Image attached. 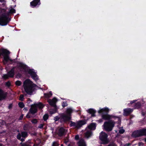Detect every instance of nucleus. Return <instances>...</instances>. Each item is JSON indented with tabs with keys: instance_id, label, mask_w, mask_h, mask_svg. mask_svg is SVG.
<instances>
[{
	"instance_id": "473e14b6",
	"label": "nucleus",
	"mask_w": 146,
	"mask_h": 146,
	"mask_svg": "<svg viewBox=\"0 0 146 146\" xmlns=\"http://www.w3.org/2000/svg\"><path fill=\"white\" fill-rule=\"evenodd\" d=\"M24 99L23 95V94H21L19 97V100L21 101H23Z\"/></svg>"
},
{
	"instance_id": "393cba45",
	"label": "nucleus",
	"mask_w": 146,
	"mask_h": 146,
	"mask_svg": "<svg viewBox=\"0 0 146 146\" xmlns=\"http://www.w3.org/2000/svg\"><path fill=\"white\" fill-rule=\"evenodd\" d=\"M36 106L40 109H42L44 107L43 104L41 103H40L38 104H37Z\"/></svg>"
},
{
	"instance_id": "4468645a",
	"label": "nucleus",
	"mask_w": 146,
	"mask_h": 146,
	"mask_svg": "<svg viewBox=\"0 0 146 146\" xmlns=\"http://www.w3.org/2000/svg\"><path fill=\"white\" fill-rule=\"evenodd\" d=\"M66 131L63 127H61L58 130V134L59 136L61 137L65 135Z\"/></svg>"
},
{
	"instance_id": "ea45409f",
	"label": "nucleus",
	"mask_w": 146,
	"mask_h": 146,
	"mask_svg": "<svg viewBox=\"0 0 146 146\" xmlns=\"http://www.w3.org/2000/svg\"><path fill=\"white\" fill-rule=\"evenodd\" d=\"M75 140H78L79 139V136L78 135H76L75 137Z\"/></svg>"
},
{
	"instance_id": "5701e85b",
	"label": "nucleus",
	"mask_w": 146,
	"mask_h": 146,
	"mask_svg": "<svg viewBox=\"0 0 146 146\" xmlns=\"http://www.w3.org/2000/svg\"><path fill=\"white\" fill-rule=\"evenodd\" d=\"M73 110L71 108H68L66 111V114L71 116V114L73 112Z\"/></svg>"
},
{
	"instance_id": "f3484780",
	"label": "nucleus",
	"mask_w": 146,
	"mask_h": 146,
	"mask_svg": "<svg viewBox=\"0 0 146 146\" xmlns=\"http://www.w3.org/2000/svg\"><path fill=\"white\" fill-rule=\"evenodd\" d=\"M78 146H86V144L84 139L82 138L77 143Z\"/></svg>"
},
{
	"instance_id": "0eeeda50",
	"label": "nucleus",
	"mask_w": 146,
	"mask_h": 146,
	"mask_svg": "<svg viewBox=\"0 0 146 146\" xmlns=\"http://www.w3.org/2000/svg\"><path fill=\"white\" fill-rule=\"evenodd\" d=\"M108 137V135L105 132H102L100 133L99 139L102 142L103 144H106L108 143L109 141L107 139Z\"/></svg>"
},
{
	"instance_id": "e433bc0d",
	"label": "nucleus",
	"mask_w": 146,
	"mask_h": 146,
	"mask_svg": "<svg viewBox=\"0 0 146 146\" xmlns=\"http://www.w3.org/2000/svg\"><path fill=\"white\" fill-rule=\"evenodd\" d=\"M125 132V130L123 129H121L119 130V133L121 134H123Z\"/></svg>"
},
{
	"instance_id": "a18cd8bd",
	"label": "nucleus",
	"mask_w": 146,
	"mask_h": 146,
	"mask_svg": "<svg viewBox=\"0 0 146 146\" xmlns=\"http://www.w3.org/2000/svg\"><path fill=\"white\" fill-rule=\"evenodd\" d=\"M63 104H62V106L63 107V108H64L65 107L67 106V104H66V105H65V104L64 103V102H63Z\"/></svg>"
},
{
	"instance_id": "58836bf2",
	"label": "nucleus",
	"mask_w": 146,
	"mask_h": 146,
	"mask_svg": "<svg viewBox=\"0 0 146 146\" xmlns=\"http://www.w3.org/2000/svg\"><path fill=\"white\" fill-rule=\"evenodd\" d=\"M44 125L42 124H40L39 125L38 127L40 129H42L43 128Z\"/></svg>"
},
{
	"instance_id": "6e6552de",
	"label": "nucleus",
	"mask_w": 146,
	"mask_h": 146,
	"mask_svg": "<svg viewBox=\"0 0 146 146\" xmlns=\"http://www.w3.org/2000/svg\"><path fill=\"white\" fill-rule=\"evenodd\" d=\"M27 136L28 134L26 132L23 131L21 133H19L17 135V137L18 140L23 142L25 141V139L24 138L26 137Z\"/></svg>"
},
{
	"instance_id": "2f4dec72",
	"label": "nucleus",
	"mask_w": 146,
	"mask_h": 146,
	"mask_svg": "<svg viewBox=\"0 0 146 146\" xmlns=\"http://www.w3.org/2000/svg\"><path fill=\"white\" fill-rule=\"evenodd\" d=\"M143 135H146V129H142Z\"/></svg>"
},
{
	"instance_id": "bb28decb",
	"label": "nucleus",
	"mask_w": 146,
	"mask_h": 146,
	"mask_svg": "<svg viewBox=\"0 0 146 146\" xmlns=\"http://www.w3.org/2000/svg\"><path fill=\"white\" fill-rule=\"evenodd\" d=\"M29 127V125L28 124H25L23 127L25 131L28 130Z\"/></svg>"
},
{
	"instance_id": "13d9d810",
	"label": "nucleus",
	"mask_w": 146,
	"mask_h": 146,
	"mask_svg": "<svg viewBox=\"0 0 146 146\" xmlns=\"http://www.w3.org/2000/svg\"><path fill=\"white\" fill-rule=\"evenodd\" d=\"M145 141L146 142V138L145 139Z\"/></svg>"
},
{
	"instance_id": "5fc2aeb1",
	"label": "nucleus",
	"mask_w": 146,
	"mask_h": 146,
	"mask_svg": "<svg viewBox=\"0 0 146 146\" xmlns=\"http://www.w3.org/2000/svg\"><path fill=\"white\" fill-rule=\"evenodd\" d=\"M2 49H1L0 50V56H1V51H2Z\"/></svg>"
},
{
	"instance_id": "09e8293b",
	"label": "nucleus",
	"mask_w": 146,
	"mask_h": 146,
	"mask_svg": "<svg viewBox=\"0 0 146 146\" xmlns=\"http://www.w3.org/2000/svg\"><path fill=\"white\" fill-rule=\"evenodd\" d=\"M48 94L50 97L52 95V92L51 91H50Z\"/></svg>"
},
{
	"instance_id": "f03ea898",
	"label": "nucleus",
	"mask_w": 146,
	"mask_h": 146,
	"mask_svg": "<svg viewBox=\"0 0 146 146\" xmlns=\"http://www.w3.org/2000/svg\"><path fill=\"white\" fill-rule=\"evenodd\" d=\"M16 13L15 9L11 8L9 11L6 13H3L0 16V25L2 26L7 25L11 21V18L9 17L10 14H13Z\"/></svg>"
},
{
	"instance_id": "a211bd4d",
	"label": "nucleus",
	"mask_w": 146,
	"mask_h": 146,
	"mask_svg": "<svg viewBox=\"0 0 146 146\" xmlns=\"http://www.w3.org/2000/svg\"><path fill=\"white\" fill-rule=\"evenodd\" d=\"M15 67H13L10 71L8 72L7 74L10 77H13L15 74Z\"/></svg>"
},
{
	"instance_id": "6e6d98bb",
	"label": "nucleus",
	"mask_w": 146,
	"mask_h": 146,
	"mask_svg": "<svg viewBox=\"0 0 146 146\" xmlns=\"http://www.w3.org/2000/svg\"><path fill=\"white\" fill-rule=\"evenodd\" d=\"M28 101L27 102H28V103H29V101H31L30 100V99H29H29H28Z\"/></svg>"
},
{
	"instance_id": "c9c22d12",
	"label": "nucleus",
	"mask_w": 146,
	"mask_h": 146,
	"mask_svg": "<svg viewBox=\"0 0 146 146\" xmlns=\"http://www.w3.org/2000/svg\"><path fill=\"white\" fill-rule=\"evenodd\" d=\"M60 119V118L58 116H56L54 117V120L55 121H58Z\"/></svg>"
},
{
	"instance_id": "79ce46f5",
	"label": "nucleus",
	"mask_w": 146,
	"mask_h": 146,
	"mask_svg": "<svg viewBox=\"0 0 146 146\" xmlns=\"http://www.w3.org/2000/svg\"><path fill=\"white\" fill-rule=\"evenodd\" d=\"M52 146H58V145L56 142H54L53 143Z\"/></svg>"
},
{
	"instance_id": "b1692460",
	"label": "nucleus",
	"mask_w": 146,
	"mask_h": 146,
	"mask_svg": "<svg viewBox=\"0 0 146 146\" xmlns=\"http://www.w3.org/2000/svg\"><path fill=\"white\" fill-rule=\"evenodd\" d=\"M49 116L47 114H45L43 117V119L44 121H46L48 118Z\"/></svg>"
},
{
	"instance_id": "7c9ffc66",
	"label": "nucleus",
	"mask_w": 146,
	"mask_h": 146,
	"mask_svg": "<svg viewBox=\"0 0 146 146\" xmlns=\"http://www.w3.org/2000/svg\"><path fill=\"white\" fill-rule=\"evenodd\" d=\"M6 2H3V3L1 5L0 4V7H4L6 8V4L5 3Z\"/></svg>"
},
{
	"instance_id": "cd10ccee",
	"label": "nucleus",
	"mask_w": 146,
	"mask_h": 146,
	"mask_svg": "<svg viewBox=\"0 0 146 146\" xmlns=\"http://www.w3.org/2000/svg\"><path fill=\"white\" fill-rule=\"evenodd\" d=\"M15 85L18 86H19L21 85L22 83L21 81L17 80L15 82Z\"/></svg>"
},
{
	"instance_id": "603ef678",
	"label": "nucleus",
	"mask_w": 146,
	"mask_h": 146,
	"mask_svg": "<svg viewBox=\"0 0 146 146\" xmlns=\"http://www.w3.org/2000/svg\"><path fill=\"white\" fill-rule=\"evenodd\" d=\"M138 144H139V145L140 146V145H143V143L141 142H139V143Z\"/></svg>"
},
{
	"instance_id": "aec40b11",
	"label": "nucleus",
	"mask_w": 146,
	"mask_h": 146,
	"mask_svg": "<svg viewBox=\"0 0 146 146\" xmlns=\"http://www.w3.org/2000/svg\"><path fill=\"white\" fill-rule=\"evenodd\" d=\"M88 112L91 115L92 117H94L96 116L95 113L96 112V111L94 109L92 108L88 110Z\"/></svg>"
},
{
	"instance_id": "6ab92c4d",
	"label": "nucleus",
	"mask_w": 146,
	"mask_h": 146,
	"mask_svg": "<svg viewBox=\"0 0 146 146\" xmlns=\"http://www.w3.org/2000/svg\"><path fill=\"white\" fill-rule=\"evenodd\" d=\"M96 124L94 123H92L88 126V129L90 130H94L96 129Z\"/></svg>"
},
{
	"instance_id": "a878e982",
	"label": "nucleus",
	"mask_w": 146,
	"mask_h": 146,
	"mask_svg": "<svg viewBox=\"0 0 146 146\" xmlns=\"http://www.w3.org/2000/svg\"><path fill=\"white\" fill-rule=\"evenodd\" d=\"M19 107L21 108H23L24 107L25 105L23 102H20L18 103Z\"/></svg>"
},
{
	"instance_id": "7ed1b4c3",
	"label": "nucleus",
	"mask_w": 146,
	"mask_h": 146,
	"mask_svg": "<svg viewBox=\"0 0 146 146\" xmlns=\"http://www.w3.org/2000/svg\"><path fill=\"white\" fill-rule=\"evenodd\" d=\"M17 68L20 70V71L27 72L29 74H30L31 78L35 81H37L38 79V77L36 73L33 70L29 69L27 70L28 67L27 65L24 63L19 62L17 63Z\"/></svg>"
},
{
	"instance_id": "f8f14e48",
	"label": "nucleus",
	"mask_w": 146,
	"mask_h": 146,
	"mask_svg": "<svg viewBox=\"0 0 146 146\" xmlns=\"http://www.w3.org/2000/svg\"><path fill=\"white\" fill-rule=\"evenodd\" d=\"M57 101L56 98L54 97L52 100L48 99L47 102L50 106L56 107V103Z\"/></svg>"
},
{
	"instance_id": "37998d69",
	"label": "nucleus",
	"mask_w": 146,
	"mask_h": 146,
	"mask_svg": "<svg viewBox=\"0 0 146 146\" xmlns=\"http://www.w3.org/2000/svg\"><path fill=\"white\" fill-rule=\"evenodd\" d=\"M137 101V100H134L133 101H131L130 102V103L131 104H132L135 102Z\"/></svg>"
},
{
	"instance_id": "1a4fd4ad",
	"label": "nucleus",
	"mask_w": 146,
	"mask_h": 146,
	"mask_svg": "<svg viewBox=\"0 0 146 146\" xmlns=\"http://www.w3.org/2000/svg\"><path fill=\"white\" fill-rule=\"evenodd\" d=\"M143 136L142 129H139L133 132L132 136L134 137H140Z\"/></svg>"
},
{
	"instance_id": "4be33fe9",
	"label": "nucleus",
	"mask_w": 146,
	"mask_h": 146,
	"mask_svg": "<svg viewBox=\"0 0 146 146\" xmlns=\"http://www.w3.org/2000/svg\"><path fill=\"white\" fill-rule=\"evenodd\" d=\"M92 134V132L91 130L88 131L85 134V137L87 138H88L90 137Z\"/></svg>"
},
{
	"instance_id": "f257e3e1",
	"label": "nucleus",
	"mask_w": 146,
	"mask_h": 146,
	"mask_svg": "<svg viewBox=\"0 0 146 146\" xmlns=\"http://www.w3.org/2000/svg\"><path fill=\"white\" fill-rule=\"evenodd\" d=\"M109 111V108L106 107L101 109L98 111L99 113L101 114L102 117V119H99L98 121L99 123L103 122V119L108 121L104 122V126L105 130L108 132L111 131L115 125V121L111 119L118 118V120L120 119V118L118 116L108 114Z\"/></svg>"
},
{
	"instance_id": "a19ab883",
	"label": "nucleus",
	"mask_w": 146,
	"mask_h": 146,
	"mask_svg": "<svg viewBox=\"0 0 146 146\" xmlns=\"http://www.w3.org/2000/svg\"><path fill=\"white\" fill-rule=\"evenodd\" d=\"M4 8L1 9V12H4V13H6L5 12L6 11L7 9H6V8Z\"/></svg>"
},
{
	"instance_id": "4d7b16f0",
	"label": "nucleus",
	"mask_w": 146,
	"mask_h": 146,
	"mask_svg": "<svg viewBox=\"0 0 146 146\" xmlns=\"http://www.w3.org/2000/svg\"><path fill=\"white\" fill-rule=\"evenodd\" d=\"M2 144L1 143H0V146H2Z\"/></svg>"
},
{
	"instance_id": "2eb2a0df",
	"label": "nucleus",
	"mask_w": 146,
	"mask_h": 146,
	"mask_svg": "<svg viewBox=\"0 0 146 146\" xmlns=\"http://www.w3.org/2000/svg\"><path fill=\"white\" fill-rule=\"evenodd\" d=\"M133 110L130 108H127L123 110V115L125 116H127L130 115L133 111Z\"/></svg>"
},
{
	"instance_id": "412c9836",
	"label": "nucleus",
	"mask_w": 146,
	"mask_h": 146,
	"mask_svg": "<svg viewBox=\"0 0 146 146\" xmlns=\"http://www.w3.org/2000/svg\"><path fill=\"white\" fill-rule=\"evenodd\" d=\"M141 104L140 102H138L135 104L134 108L135 109H138L140 108L141 106Z\"/></svg>"
},
{
	"instance_id": "ddd939ff",
	"label": "nucleus",
	"mask_w": 146,
	"mask_h": 146,
	"mask_svg": "<svg viewBox=\"0 0 146 146\" xmlns=\"http://www.w3.org/2000/svg\"><path fill=\"white\" fill-rule=\"evenodd\" d=\"M61 118L63 119L64 122L70 121L71 119V116L67 114H62L61 115Z\"/></svg>"
},
{
	"instance_id": "9b49d317",
	"label": "nucleus",
	"mask_w": 146,
	"mask_h": 146,
	"mask_svg": "<svg viewBox=\"0 0 146 146\" xmlns=\"http://www.w3.org/2000/svg\"><path fill=\"white\" fill-rule=\"evenodd\" d=\"M7 96V93L5 92L1 89L0 88V101L5 100Z\"/></svg>"
},
{
	"instance_id": "39448f33",
	"label": "nucleus",
	"mask_w": 146,
	"mask_h": 146,
	"mask_svg": "<svg viewBox=\"0 0 146 146\" xmlns=\"http://www.w3.org/2000/svg\"><path fill=\"white\" fill-rule=\"evenodd\" d=\"M10 53V52L5 49H2L1 51V56L3 57V62L4 64H6L9 61L11 62V63L15 62V59L12 60L9 56Z\"/></svg>"
},
{
	"instance_id": "de8ad7c7",
	"label": "nucleus",
	"mask_w": 146,
	"mask_h": 146,
	"mask_svg": "<svg viewBox=\"0 0 146 146\" xmlns=\"http://www.w3.org/2000/svg\"><path fill=\"white\" fill-rule=\"evenodd\" d=\"M12 104H10L9 105V108L10 109L12 108Z\"/></svg>"
},
{
	"instance_id": "8fccbe9b",
	"label": "nucleus",
	"mask_w": 146,
	"mask_h": 146,
	"mask_svg": "<svg viewBox=\"0 0 146 146\" xmlns=\"http://www.w3.org/2000/svg\"><path fill=\"white\" fill-rule=\"evenodd\" d=\"M131 144L130 143H126L125 145V146H129L131 145Z\"/></svg>"
},
{
	"instance_id": "dca6fc26",
	"label": "nucleus",
	"mask_w": 146,
	"mask_h": 146,
	"mask_svg": "<svg viewBox=\"0 0 146 146\" xmlns=\"http://www.w3.org/2000/svg\"><path fill=\"white\" fill-rule=\"evenodd\" d=\"M37 109L36 106L34 105H31V107L29 110V112L33 114H34L37 112Z\"/></svg>"
},
{
	"instance_id": "9d476101",
	"label": "nucleus",
	"mask_w": 146,
	"mask_h": 146,
	"mask_svg": "<svg viewBox=\"0 0 146 146\" xmlns=\"http://www.w3.org/2000/svg\"><path fill=\"white\" fill-rule=\"evenodd\" d=\"M40 0H33L30 3L31 7L34 8L36 6L38 7L41 4Z\"/></svg>"
},
{
	"instance_id": "3c124183",
	"label": "nucleus",
	"mask_w": 146,
	"mask_h": 146,
	"mask_svg": "<svg viewBox=\"0 0 146 146\" xmlns=\"http://www.w3.org/2000/svg\"><path fill=\"white\" fill-rule=\"evenodd\" d=\"M6 1L5 0H0V2H6Z\"/></svg>"
},
{
	"instance_id": "864d4df0",
	"label": "nucleus",
	"mask_w": 146,
	"mask_h": 146,
	"mask_svg": "<svg viewBox=\"0 0 146 146\" xmlns=\"http://www.w3.org/2000/svg\"><path fill=\"white\" fill-rule=\"evenodd\" d=\"M26 117L28 118H29L30 117V115H26Z\"/></svg>"
},
{
	"instance_id": "49530a36",
	"label": "nucleus",
	"mask_w": 146,
	"mask_h": 146,
	"mask_svg": "<svg viewBox=\"0 0 146 146\" xmlns=\"http://www.w3.org/2000/svg\"><path fill=\"white\" fill-rule=\"evenodd\" d=\"M21 146H29V145L26 143H24Z\"/></svg>"
},
{
	"instance_id": "20e7f679",
	"label": "nucleus",
	"mask_w": 146,
	"mask_h": 146,
	"mask_svg": "<svg viewBox=\"0 0 146 146\" xmlns=\"http://www.w3.org/2000/svg\"><path fill=\"white\" fill-rule=\"evenodd\" d=\"M36 85L33 84L29 79L26 80L23 82V86L25 92L28 94L31 95L35 89Z\"/></svg>"
},
{
	"instance_id": "c756f323",
	"label": "nucleus",
	"mask_w": 146,
	"mask_h": 146,
	"mask_svg": "<svg viewBox=\"0 0 146 146\" xmlns=\"http://www.w3.org/2000/svg\"><path fill=\"white\" fill-rule=\"evenodd\" d=\"M57 111V109L56 107H55L54 109H53L52 111H50V113L51 114H53L54 113L56 112Z\"/></svg>"
},
{
	"instance_id": "bf43d9fd",
	"label": "nucleus",
	"mask_w": 146,
	"mask_h": 146,
	"mask_svg": "<svg viewBox=\"0 0 146 146\" xmlns=\"http://www.w3.org/2000/svg\"><path fill=\"white\" fill-rule=\"evenodd\" d=\"M61 146H64V145H63V144H61Z\"/></svg>"
},
{
	"instance_id": "c85d7f7f",
	"label": "nucleus",
	"mask_w": 146,
	"mask_h": 146,
	"mask_svg": "<svg viewBox=\"0 0 146 146\" xmlns=\"http://www.w3.org/2000/svg\"><path fill=\"white\" fill-rule=\"evenodd\" d=\"M32 123L34 124H36L37 123L38 121L36 119H33L31 120Z\"/></svg>"
},
{
	"instance_id": "f704fd0d",
	"label": "nucleus",
	"mask_w": 146,
	"mask_h": 146,
	"mask_svg": "<svg viewBox=\"0 0 146 146\" xmlns=\"http://www.w3.org/2000/svg\"><path fill=\"white\" fill-rule=\"evenodd\" d=\"M48 94V93H44V97L46 98H48L50 97V96Z\"/></svg>"
},
{
	"instance_id": "4c0bfd02",
	"label": "nucleus",
	"mask_w": 146,
	"mask_h": 146,
	"mask_svg": "<svg viewBox=\"0 0 146 146\" xmlns=\"http://www.w3.org/2000/svg\"><path fill=\"white\" fill-rule=\"evenodd\" d=\"M6 86L7 87H9L11 86V83L9 81H8L5 83Z\"/></svg>"
},
{
	"instance_id": "423d86ee",
	"label": "nucleus",
	"mask_w": 146,
	"mask_h": 146,
	"mask_svg": "<svg viewBox=\"0 0 146 146\" xmlns=\"http://www.w3.org/2000/svg\"><path fill=\"white\" fill-rule=\"evenodd\" d=\"M70 127H74L75 128H79L80 127L86 124V121L85 120H81L78 121L76 123L72 121H70Z\"/></svg>"
},
{
	"instance_id": "c03bdc74",
	"label": "nucleus",
	"mask_w": 146,
	"mask_h": 146,
	"mask_svg": "<svg viewBox=\"0 0 146 146\" xmlns=\"http://www.w3.org/2000/svg\"><path fill=\"white\" fill-rule=\"evenodd\" d=\"M23 114H22L19 117V120H21L22 119L23 117Z\"/></svg>"
},
{
	"instance_id": "72a5a7b5",
	"label": "nucleus",
	"mask_w": 146,
	"mask_h": 146,
	"mask_svg": "<svg viewBox=\"0 0 146 146\" xmlns=\"http://www.w3.org/2000/svg\"><path fill=\"white\" fill-rule=\"evenodd\" d=\"M9 77L7 74H4L3 76V78L4 79H7Z\"/></svg>"
}]
</instances>
